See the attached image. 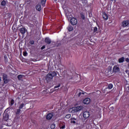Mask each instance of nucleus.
Listing matches in <instances>:
<instances>
[{
  "instance_id": "nucleus-1",
  "label": "nucleus",
  "mask_w": 129,
  "mask_h": 129,
  "mask_svg": "<svg viewBox=\"0 0 129 129\" xmlns=\"http://www.w3.org/2000/svg\"><path fill=\"white\" fill-rule=\"evenodd\" d=\"M83 108V106H79L78 107H73L69 109L70 112H72V113H74V112H77V111H80Z\"/></svg>"
},
{
  "instance_id": "nucleus-2",
  "label": "nucleus",
  "mask_w": 129,
  "mask_h": 129,
  "mask_svg": "<svg viewBox=\"0 0 129 129\" xmlns=\"http://www.w3.org/2000/svg\"><path fill=\"white\" fill-rule=\"evenodd\" d=\"M57 76V73L55 72H52L48 74L46 76V80H51L53 77Z\"/></svg>"
},
{
  "instance_id": "nucleus-3",
  "label": "nucleus",
  "mask_w": 129,
  "mask_h": 129,
  "mask_svg": "<svg viewBox=\"0 0 129 129\" xmlns=\"http://www.w3.org/2000/svg\"><path fill=\"white\" fill-rule=\"evenodd\" d=\"M111 67H108L105 72V74H106V75H109V74H111Z\"/></svg>"
},
{
  "instance_id": "nucleus-4",
  "label": "nucleus",
  "mask_w": 129,
  "mask_h": 129,
  "mask_svg": "<svg viewBox=\"0 0 129 129\" xmlns=\"http://www.w3.org/2000/svg\"><path fill=\"white\" fill-rule=\"evenodd\" d=\"M91 101V100L89 98H85L83 100V102L84 104H89Z\"/></svg>"
},
{
  "instance_id": "nucleus-5",
  "label": "nucleus",
  "mask_w": 129,
  "mask_h": 129,
  "mask_svg": "<svg viewBox=\"0 0 129 129\" xmlns=\"http://www.w3.org/2000/svg\"><path fill=\"white\" fill-rule=\"evenodd\" d=\"M71 23L73 26H75V25H77V19L75 18H73L71 19Z\"/></svg>"
},
{
  "instance_id": "nucleus-6",
  "label": "nucleus",
  "mask_w": 129,
  "mask_h": 129,
  "mask_svg": "<svg viewBox=\"0 0 129 129\" xmlns=\"http://www.w3.org/2000/svg\"><path fill=\"white\" fill-rule=\"evenodd\" d=\"M3 119L4 120H5V121L9 120V114L6 112H5L3 114Z\"/></svg>"
},
{
  "instance_id": "nucleus-7",
  "label": "nucleus",
  "mask_w": 129,
  "mask_h": 129,
  "mask_svg": "<svg viewBox=\"0 0 129 129\" xmlns=\"http://www.w3.org/2000/svg\"><path fill=\"white\" fill-rule=\"evenodd\" d=\"M120 70L119 69V68L117 67V66H114L113 68V72L115 73H117V72H119Z\"/></svg>"
},
{
  "instance_id": "nucleus-8",
  "label": "nucleus",
  "mask_w": 129,
  "mask_h": 129,
  "mask_svg": "<svg viewBox=\"0 0 129 129\" xmlns=\"http://www.w3.org/2000/svg\"><path fill=\"white\" fill-rule=\"evenodd\" d=\"M83 117L86 119V118H88V117H89V112L88 111H85L84 113H83Z\"/></svg>"
},
{
  "instance_id": "nucleus-9",
  "label": "nucleus",
  "mask_w": 129,
  "mask_h": 129,
  "mask_svg": "<svg viewBox=\"0 0 129 129\" xmlns=\"http://www.w3.org/2000/svg\"><path fill=\"white\" fill-rule=\"evenodd\" d=\"M53 114L52 113H48L46 116V119L48 120L51 119L53 117Z\"/></svg>"
},
{
  "instance_id": "nucleus-10",
  "label": "nucleus",
  "mask_w": 129,
  "mask_h": 129,
  "mask_svg": "<svg viewBox=\"0 0 129 129\" xmlns=\"http://www.w3.org/2000/svg\"><path fill=\"white\" fill-rule=\"evenodd\" d=\"M65 122H60V124H59V128L60 129H64L65 128Z\"/></svg>"
},
{
  "instance_id": "nucleus-11",
  "label": "nucleus",
  "mask_w": 129,
  "mask_h": 129,
  "mask_svg": "<svg viewBox=\"0 0 129 129\" xmlns=\"http://www.w3.org/2000/svg\"><path fill=\"white\" fill-rule=\"evenodd\" d=\"M128 21H124L122 22V27H126L127 26H128Z\"/></svg>"
},
{
  "instance_id": "nucleus-12",
  "label": "nucleus",
  "mask_w": 129,
  "mask_h": 129,
  "mask_svg": "<svg viewBox=\"0 0 129 129\" xmlns=\"http://www.w3.org/2000/svg\"><path fill=\"white\" fill-rule=\"evenodd\" d=\"M45 43H46V44H48V45H49V44H51V39H50V38L48 37H46L45 38Z\"/></svg>"
},
{
  "instance_id": "nucleus-13",
  "label": "nucleus",
  "mask_w": 129,
  "mask_h": 129,
  "mask_svg": "<svg viewBox=\"0 0 129 129\" xmlns=\"http://www.w3.org/2000/svg\"><path fill=\"white\" fill-rule=\"evenodd\" d=\"M20 32L21 34H26V28H22L20 29Z\"/></svg>"
},
{
  "instance_id": "nucleus-14",
  "label": "nucleus",
  "mask_w": 129,
  "mask_h": 129,
  "mask_svg": "<svg viewBox=\"0 0 129 129\" xmlns=\"http://www.w3.org/2000/svg\"><path fill=\"white\" fill-rule=\"evenodd\" d=\"M25 77V76L24 75H19L18 76L17 78L18 79V80H23V78Z\"/></svg>"
},
{
  "instance_id": "nucleus-15",
  "label": "nucleus",
  "mask_w": 129,
  "mask_h": 129,
  "mask_svg": "<svg viewBox=\"0 0 129 129\" xmlns=\"http://www.w3.org/2000/svg\"><path fill=\"white\" fill-rule=\"evenodd\" d=\"M67 29L68 30L69 32H71L72 31H73V26L69 25V26L67 27Z\"/></svg>"
},
{
  "instance_id": "nucleus-16",
  "label": "nucleus",
  "mask_w": 129,
  "mask_h": 129,
  "mask_svg": "<svg viewBox=\"0 0 129 129\" xmlns=\"http://www.w3.org/2000/svg\"><path fill=\"white\" fill-rule=\"evenodd\" d=\"M103 18L104 20H107L108 19V16H107L106 13H103Z\"/></svg>"
},
{
  "instance_id": "nucleus-17",
  "label": "nucleus",
  "mask_w": 129,
  "mask_h": 129,
  "mask_svg": "<svg viewBox=\"0 0 129 129\" xmlns=\"http://www.w3.org/2000/svg\"><path fill=\"white\" fill-rule=\"evenodd\" d=\"M36 9L37 11H39L40 12V11L42 10V8H41V5L40 4L37 5L36 7Z\"/></svg>"
},
{
  "instance_id": "nucleus-18",
  "label": "nucleus",
  "mask_w": 129,
  "mask_h": 129,
  "mask_svg": "<svg viewBox=\"0 0 129 129\" xmlns=\"http://www.w3.org/2000/svg\"><path fill=\"white\" fill-rule=\"evenodd\" d=\"M124 57H121V58H119V59H118L119 63H122L123 62H124Z\"/></svg>"
},
{
  "instance_id": "nucleus-19",
  "label": "nucleus",
  "mask_w": 129,
  "mask_h": 129,
  "mask_svg": "<svg viewBox=\"0 0 129 129\" xmlns=\"http://www.w3.org/2000/svg\"><path fill=\"white\" fill-rule=\"evenodd\" d=\"M25 105H26V104H24L23 103H22L21 104H20L19 108V109H22V108H23V107H24V106H25Z\"/></svg>"
},
{
  "instance_id": "nucleus-20",
  "label": "nucleus",
  "mask_w": 129,
  "mask_h": 129,
  "mask_svg": "<svg viewBox=\"0 0 129 129\" xmlns=\"http://www.w3.org/2000/svg\"><path fill=\"white\" fill-rule=\"evenodd\" d=\"M46 0H41V5L43 7H45V5H46Z\"/></svg>"
},
{
  "instance_id": "nucleus-21",
  "label": "nucleus",
  "mask_w": 129,
  "mask_h": 129,
  "mask_svg": "<svg viewBox=\"0 0 129 129\" xmlns=\"http://www.w3.org/2000/svg\"><path fill=\"white\" fill-rule=\"evenodd\" d=\"M7 5V2L5 1H3L1 3V6H3V7H5Z\"/></svg>"
},
{
  "instance_id": "nucleus-22",
  "label": "nucleus",
  "mask_w": 129,
  "mask_h": 129,
  "mask_svg": "<svg viewBox=\"0 0 129 129\" xmlns=\"http://www.w3.org/2000/svg\"><path fill=\"white\" fill-rule=\"evenodd\" d=\"M112 87H113V85H112V84H109V85L108 86V89H111L112 88Z\"/></svg>"
},
{
  "instance_id": "nucleus-23",
  "label": "nucleus",
  "mask_w": 129,
  "mask_h": 129,
  "mask_svg": "<svg viewBox=\"0 0 129 129\" xmlns=\"http://www.w3.org/2000/svg\"><path fill=\"white\" fill-rule=\"evenodd\" d=\"M3 79H7L8 76L6 74H3Z\"/></svg>"
},
{
  "instance_id": "nucleus-24",
  "label": "nucleus",
  "mask_w": 129,
  "mask_h": 129,
  "mask_svg": "<svg viewBox=\"0 0 129 129\" xmlns=\"http://www.w3.org/2000/svg\"><path fill=\"white\" fill-rule=\"evenodd\" d=\"M70 117H71V114H67L66 116V118H67V119H69V118H70Z\"/></svg>"
},
{
  "instance_id": "nucleus-25",
  "label": "nucleus",
  "mask_w": 129,
  "mask_h": 129,
  "mask_svg": "<svg viewBox=\"0 0 129 129\" xmlns=\"http://www.w3.org/2000/svg\"><path fill=\"white\" fill-rule=\"evenodd\" d=\"M81 17L82 20L85 19V17L84 16V15L83 14V13H81Z\"/></svg>"
},
{
  "instance_id": "nucleus-26",
  "label": "nucleus",
  "mask_w": 129,
  "mask_h": 129,
  "mask_svg": "<svg viewBox=\"0 0 129 129\" xmlns=\"http://www.w3.org/2000/svg\"><path fill=\"white\" fill-rule=\"evenodd\" d=\"M55 127H56V126L55 125V124H52L51 125H50V128L51 129H54L55 128Z\"/></svg>"
},
{
  "instance_id": "nucleus-27",
  "label": "nucleus",
  "mask_w": 129,
  "mask_h": 129,
  "mask_svg": "<svg viewBox=\"0 0 129 129\" xmlns=\"http://www.w3.org/2000/svg\"><path fill=\"white\" fill-rule=\"evenodd\" d=\"M75 120H76V118H73L72 119V122L73 123H76V121H75Z\"/></svg>"
},
{
  "instance_id": "nucleus-28",
  "label": "nucleus",
  "mask_w": 129,
  "mask_h": 129,
  "mask_svg": "<svg viewBox=\"0 0 129 129\" xmlns=\"http://www.w3.org/2000/svg\"><path fill=\"white\" fill-rule=\"evenodd\" d=\"M15 102V101L14 100V99H12L11 101V103H10V105H13L14 103Z\"/></svg>"
},
{
  "instance_id": "nucleus-29",
  "label": "nucleus",
  "mask_w": 129,
  "mask_h": 129,
  "mask_svg": "<svg viewBox=\"0 0 129 129\" xmlns=\"http://www.w3.org/2000/svg\"><path fill=\"white\" fill-rule=\"evenodd\" d=\"M60 86H61V84H58L57 86H54V89H56V88H58L60 87Z\"/></svg>"
},
{
  "instance_id": "nucleus-30",
  "label": "nucleus",
  "mask_w": 129,
  "mask_h": 129,
  "mask_svg": "<svg viewBox=\"0 0 129 129\" xmlns=\"http://www.w3.org/2000/svg\"><path fill=\"white\" fill-rule=\"evenodd\" d=\"M4 83H5V84L8 83V82L7 79H4Z\"/></svg>"
},
{
  "instance_id": "nucleus-31",
  "label": "nucleus",
  "mask_w": 129,
  "mask_h": 129,
  "mask_svg": "<svg viewBox=\"0 0 129 129\" xmlns=\"http://www.w3.org/2000/svg\"><path fill=\"white\" fill-rule=\"evenodd\" d=\"M27 55H28V53H27V52H23V55L25 56V57L27 56Z\"/></svg>"
},
{
  "instance_id": "nucleus-32",
  "label": "nucleus",
  "mask_w": 129,
  "mask_h": 129,
  "mask_svg": "<svg viewBox=\"0 0 129 129\" xmlns=\"http://www.w3.org/2000/svg\"><path fill=\"white\" fill-rule=\"evenodd\" d=\"M20 112H21V109H17V114L20 113Z\"/></svg>"
},
{
  "instance_id": "nucleus-33",
  "label": "nucleus",
  "mask_w": 129,
  "mask_h": 129,
  "mask_svg": "<svg viewBox=\"0 0 129 129\" xmlns=\"http://www.w3.org/2000/svg\"><path fill=\"white\" fill-rule=\"evenodd\" d=\"M94 33H95V32H97V27L94 28Z\"/></svg>"
},
{
  "instance_id": "nucleus-34",
  "label": "nucleus",
  "mask_w": 129,
  "mask_h": 129,
  "mask_svg": "<svg viewBox=\"0 0 129 129\" xmlns=\"http://www.w3.org/2000/svg\"><path fill=\"white\" fill-rule=\"evenodd\" d=\"M30 44H31V45H34V41L33 40L30 41Z\"/></svg>"
},
{
  "instance_id": "nucleus-35",
  "label": "nucleus",
  "mask_w": 129,
  "mask_h": 129,
  "mask_svg": "<svg viewBox=\"0 0 129 129\" xmlns=\"http://www.w3.org/2000/svg\"><path fill=\"white\" fill-rule=\"evenodd\" d=\"M84 3L86 4V3H87V0H82V3L83 4Z\"/></svg>"
},
{
  "instance_id": "nucleus-36",
  "label": "nucleus",
  "mask_w": 129,
  "mask_h": 129,
  "mask_svg": "<svg viewBox=\"0 0 129 129\" xmlns=\"http://www.w3.org/2000/svg\"><path fill=\"white\" fill-rule=\"evenodd\" d=\"M125 61H126V62H129V59H128V58H125Z\"/></svg>"
},
{
  "instance_id": "nucleus-37",
  "label": "nucleus",
  "mask_w": 129,
  "mask_h": 129,
  "mask_svg": "<svg viewBox=\"0 0 129 129\" xmlns=\"http://www.w3.org/2000/svg\"><path fill=\"white\" fill-rule=\"evenodd\" d=\"M81 94H82V93L81 92H80L79 93V96H81Z\"/></svg>"
},
{
  "instance_id": "nucleus-38",
  "label": "nucleus",
  "mask_w": 129,
  "mask_h": 129,
  "mask_svg": "<svg viewBox=\"0 0 129 129\" xmlns=\"http://www.w3.org/2000/svg\"><path fill=\"white\" fill-rule=\"evenodd\" d=\"M42 50H43V49H45V46H43L41 47Z\"/></svg>"
},
{
  "instance_id": "nucleus-39",
  "label": "nucleus",
  "mask_w": 129,
  "mask_h": 129,
  "mask_svg": "<svg viewBox=\"0 0 129 129\" xmlns=\"http://www.w3.org/2000/svg\"><path fill=\"white\" fill-rule=\"evenodd\" d=\"M82 94H83V95H84V92H83V93H82Z\"/></svg>"
},
{
  "instance_id": "nucleus-40",
  "label": "nucleus",
  "mask_w": 129,
  "mask_h": 129,
  "mask_svg": "<svg viewBox=\"0 0 129 129\" xmlns=\"http://www.w3.org/2000/svg\"><path fill=\"white\" fill-rule=\"evenodd\" d=\"M1 80H2V79H1V77H0V81H1Z\"/></svg>"
},
{
  "instance_id": "nucleus-41",
  "label": "nucleus",
  "mask_w": 129,
  "mask_h": 129,
  "mask_svg": "<svg viewBox=\"0 0 129 129\" xmlns=\"http://www.w3.org/2000/svg\"><path fill=\"white\" fill-rule=\"evenodd\" d=\"M55 1V2H57V0H54Z\"/></svg>"
},
{
  "instance_id": "nucleus-42",
  "label": "nucleus",
  "mask_w": 129,
  "mask_h": 129,
  "mask_svg": "<svg viewBox=\"0 0 129 129\" xmlns=\"http://www.w3.org/2000/svg\"><path fill=\"white\" fill-rule=\"evenodd\" d=\"M128 76H129V74H128Z\"/></svg>"
}]
</instances>
